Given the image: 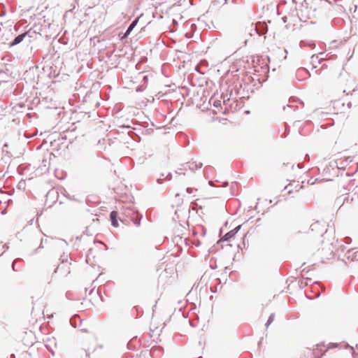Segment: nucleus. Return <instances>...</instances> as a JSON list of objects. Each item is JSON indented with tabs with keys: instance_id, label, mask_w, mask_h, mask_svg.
I'll return each instance as SVG.
<instances>
[{
	"instance_id": "nucleus-1",
	"label": "nucleus",
	"mask_w": 358,
	"mask_h": 358,
	"mask_svg": "<svg viewBox=\"0 0 358 358\" xmlns=\"http://www.w3.org/2000/svg\"><path fill=\"white\" fill-rule=\"evenodd\" d=\"M327 224L326 222L317 220L313 222L310 227V233L312 236H322L327 232Z\"/></svg>"
},
{
	"instance_id": "nucleus-2",
	"label": "nucleus",
	"mask_w": 358,
	"mask_h": 358,
	"mask_svg": "<svg viewBox=\"0 0 358 358\" xmlns=\"http://www.w3.org/2000/svg\"><path fill=\"white\" fill-rule=\"evenodd\" d=\"M303 188V185L296 180H292L285 187L284 196H289L292 198L294 195L297 194Z\"/></svg>"
},
{
	"instance_id": "nucleus-3",
	"label": "nucleus",
	"mask_w": 358,
	"mask_h": 358,
	"mask_svg": "<svg viewBox=\"0 0 358 358\" xmlns=\"http://www.w3.org/2000/svg\"><path fill=\"white\" fill-rule=\"evenodd\" d=\"M20 342L25 347H31L36 342V336L32 331H24L20 336Z\"/></svg>"
},
{
	"instance_id": "nucleus-4",
	"label": "nucleus",
	"mask_w": 358,
	"mask_h": 358,
	"mask_svg": "<svg viewBox=\"0 0 358 358\" xmlns=\"http://www.w3.org/2000/svg\"><path fill=\"white\" fill-rule=\"evenodd\" d=\"M182 203L183 199L180 196L179 194H176L175 198L171 201L172 208H174L175 207H177V209L175 210L174 213L178 219L180 218V215L184 211V209L182 207Z\"/></svg>"
},
{
	"instance_id": "nucleus-5",
	"label": "nucleus",
	"mask_w": 358,
	"mask_h": 358,
	"mask_svg": "<svg viewBox=\"0 0 358 358\" xmlns=\"http://www.w3.org/2000/svg\"><path fill=\"white\" fill-rule=\"evenodd\" d=\"M164 324H159L157 319L152 318L150 324V336L151 337L160 335Z\"/></svg>"
},
{
	"instance_id": "nucleus-6",
	"label": "nucleus",
	"mask_w": 358,
	"mask_h": 358,
	"mask_svg": "<svg viewBox=\"0 0 358 358\" xmlns=\"http://www.w3.org/2000/svg\"><path fill=\"white\" fill-rule=\"evenodd\" d=\"M164 354V349L161 346H154L150 350V355L153 358H160Z\"/></svg>"
},
{
	"instance_id": "nucleus-7",
	"label": "nucleus",
	"mask_w": 358,
	"mask_h": 358,
	"mask_svg": "<svg viewBox=\"0 0 358 358\" xmlns=\"http://www.w3.org/2000/svg\"><path fill=\"white\" fill-rule=\"evenodd\" d=\"M241 225L236 227L234 230L230 231L229 232L227 233L222 238V241H230L237 233V231L240 229Z\"/></svg>"
},
{
	"instance_id": "nucleus-8",
	"label": "nucleus",
	"mask_w": 358,
	"mask_h": 358,
	"mask_svg": "<svg viewBox=\"0 0 358 358\" xmlns=\"http://www.w3.org/2000/svg\"><path fill=\"white\" fill-rule=\"evenodd\" d=\"M117 217H118V213L117 211L113 210L110 213V220L112 222V225L115 227H117L119 226Z\"/></svg>"
},
{
	"instance_id": "nucleus-9",
	"label": "nucleus",
	"mask_w": 358,
	"mask_h": 358,
	"mask_svg": "<svg viewBox=\"0 0 358 358\" xmlns=\"http://www.w3.org/2000/svg\"><path fill=\"white\" fill-rule=\"evenodd\" d=\"M76 358H90V353L85 350H81L78 352Z\"/></svg>"
},
{
	"instance_id": "nucleus-10",
	"label": "nucleus",
	"mask_w": 358,
	"mask_h": 358,
	"mask_svg": "<svg viewBox=\"0 0 358 358\" xmlns=\"http://www.w3.org/2000/svg\"><path fill=\"white\" fill-rule=\"evenodd\" d=\"M26 35H27V34H22L17 36L14 39V41L12 42L11 45H17V44L20 43V42H22L23 41L24 38L26 36Z\"/></svg>"
},
{
	"instance_id": "nucleus-11",
	"label": "nucleus",
	"mask_w": 358,
	"mask_h": 358,
	"mask_svg": "<svg viewBox=\"0 0 358 358\" xmlns=\"http://www.w3.org/2000/svg\"><path fill=\"white\" fill-rule=\"evenodd\" d=\"M138 18L136 19L131 24L130 26L129 27L125 35L126 36H128L130 32L132 31V29L136 26L137 23H138Z\"/></svg>"
},
{
	"instance_id": "nucleus-12",
	"label": "nucleus",
	"mask_w": 358,
	"mask_h": 358,
	"mask_svg": "<svg viewBox=\"0 0 358 358\" xmlns=\"http://www.w3.org/2000/svg\"><path fill=\"white\" fill-rule=\"evenodd\" d=\"M273 319H274V316L273 315H271L268 320L266 326H268L273 321Z\"/></svg>"
},
{
	"instance_id": "nucleus-13",
	"label": "nucleus",
	"mask_w": 358,
	"mask_h": 358,
	"mask_svg": "<svg viewBox=\"0 0 358 358\" xmlns=\"http://www.w3.org/2000/svg\"><path fill=\"white\" fill-rule=\"evenodd\" d=\"M187 192L189 194L192 193V189L191 188H187Z\"/></svg>"
}]
</instances>
